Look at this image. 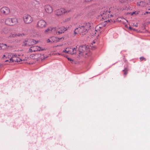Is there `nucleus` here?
I'll list each match as a JSON object with an SVG mask.
<instances>
[{
  "label": "nucleus",
  "instance_id": "1",
  "mask_svg": "<svg viewBox=\"0 0 150 150\" xmlns=\"http://www.w3.org/2000/svg\"><path fill=\"white\" fill-rule=\"evenodd\" d=\"M116 16L115 14H113L110 11L106 8H102L101 10L100 14L98 16V18L101 20L104 21L105 19L112 17H114Z\"/></svg>",
  "mask_w": 150,
  "mask_h": 150
},
{
  "label": "nucleus",
  "instance_id": "2",
  "mask_svg": "<svg viewBox=\"0 0 150 150\" xmlns=\"http://www.w3.org/2000/svg\"><path fill=\"white\" fill-rule=\"evenodd\" d=\"M37 42L36 40L33 39H27L25 40L22 45L23 46H30L36 44Z\"/></svg>",
  "mask_w": 150,
  "mask_h": 150
},
{
  "label": "nucleus",
  "instance_id": "3",
  "mask_svg": "<svg viewBox=\"0 0 150 150\" xmlns=\"http://www.w3.org/2000/svg\"><path fill=\"white\" fill-rule=\"evenodd\" d=\"M18 23V20L16 18H7L5 21V24L9 25H13Z\"/></svg>",
  "mask_w": 150,
  "mask_h": 150
},
{
  "label": "nucleus",
  "instance_id": "4",
  "mask_svg": "<svg viewBox=\"0 0 150 150\" xmlns=\"http://www.w3.org/2000/svg\"><path fill=\"white\" fill-rule=\"evenodd\" d=\"M47 25V24L46 22L43 19L40 20L37 23V27L39 28H45Z\"/></svg>",
  "mask_w": 150,
  "mask_h": 150
},
{
  "label": "nucleus",
  "instance_id": "5",
  "mask_svg": "<svg viewBox=\"0 0 150 150\" xmlns=\"http://www.w3.org/2000/svg\"><path fill=\"white\" fill-rule=\"evenodd\" d=\"M23 18L24 22L27 24H29L31 23L33 21L32 18L28 15H24Z\"/></svg>",
  "mask_w": 150,
  "mask_h": 150
},
{
  "label": "nucleus",
  "instance_id": "6",
  "mask_svg": "<svg viewBox=\"0 0 150 150\" xmlns=\"http://www.w3.org/2000/svg\"><path fill=\"white\" fill-rule=\"evenodd\" d=\"M70 10L65 11L63 8H61L60 9L56 10L55 11V13L56 15L58 16H60L63 13L69 12Z\"/></svg>",
  "mask_w": 150,
  "mask_h": 150
},
{
  "label": "nucleus",
  "instance_id": "7",
  "mask_svg": "<svg viewBox=\"0 0 150 150\" xmlns=\"http://www.w3.org/2000/svg\"><path fill=\"white\" fill-rule=\"evenodd\" d=\"M86 46L84 45H81L79 47V56H82L84 54H86V53L85 52L86 50Z\"/></svg>",
  "mask_w": 150,
  "mask_h": 150
},
{
  "label": "nucleus",
  "instance_id": "8",
  "mask_svg": "<svg viewBox=\"0 0 150 150\" xmlns=\"http://www.w3.org/2000/svg\"><path fill=\"white\" fill-rule=\"evenodd\" d=\"M0 12L1 14L4 15H7L9 13L10 10L8 7H3L0 8Z\"/></svg>",
  "mask_w": 150,
  "mask_h": 150
},
{
  "label": "nucleus",
  "instance_id": "9",
  "mask_svg": "<svg viewBox=\"0 0 150 150\" xmlns=\"http://www.w3.org/2000/svg\"><path fill=\"white\" fill-rule=\"evenodd\" d=\"M76 29L78 30V33L80 34L82 33L83 35H85L87 33L86 32V31L85 30V29L83 25L78 27L76 28Z\"/></svg>",
  "mask_w": 150,
  "mask_h": 150
},
{
  "label": "nucleus",
  "instance_id": "10",
  "mask_svg": "<svg viewBox=\"0 0 150 150\" xmlns=\"http://www.w3.org/2000/svg\"><path fill=\"white\" fill-rule=\"evenodd\" d=\"M92 25V23H90L89 22L83 24V26L85 29V30L86 31V32H88V30L90 29V27Z\"/></svg>",
  "mask_w": 150,
  "mask_h": 150
},
{
  "label": "nucleus",
  "instance_id": "11",
  "mask_svg": "<svg viewBox=\"0 0 150 150\" xmlns=\"http://www.w3.org/2000/svg\"><path fill=\"white\" fill-rule=\"evenodd\" d=\"M67 30V28L64 26L61 27L57 29L58 31V35H60L64 33L65 31Z\"/></svg>",
  "mask_w": 150,
  "mask_h": 150
},
{
  "label": "nucleus",
  "instance_id": "12",
  "mask_svg": "<svg viewBox=\"0 0 150 150\" xmlns=\"http://www.w3.org/2000/svg\"><path fill=\"white\" fill-rule=\"evenodd\" d=\"M45 8L46 11L48 13H51L52 12V8L49 5H46L45 6Z\"/></svg>",
  "mask_w": 150,
  "mask_h": 150
},
{
  "label": "nucleus",
  "instance_id": "13",
  "mask_svg": "<svg viewBox=\"0 0 150 150\" xmlns=\"http://www.w3.org/2000/svg\"><path fill=\"white\" fill-rule=\"evenodd\" d=\"M77 47H76V48H74L72 49V52L70 53L69 50H67L66 49H65L64 50H63L62 52H65L66 53H69L71 54H76V51Z\"/></svg>",
  "mask_w": 150,
  "mask_h": 150
},
{
  "label": "nucleus",
  "instance_id": "14",
  "mask_svg": "<svg viewBox=\"0 0 150 150\" xmlns=\"http://www.w3.org/2000/svg\"><path fill=\"white\" fill-rule=\"evenodd\" d=\"M137 5L139 6H140L141 7H145L148 5V4L145 1H141L137 3Z\"/></svg>",
  "mask_w": 150,
  "mask_h": 150
},
{
  "label": "nucleus",
  "instance_id": "15",
  "mask_svg": "<svg viewBox=\"0 0 150 150\" xmlns=\"http://www.w3.org/2000/svg\"><path fill=\"white\" fill-rule=\"evenodd\" d=\"M34 50H35V52L37 51H43L45 50L44 49H42L39 46H33Z\"/></svg>",
  "mask_w": 150,
  "mask_h": 150
},
{
  "label": "nucleus",
  "instance_id": "16",
  "mask_svg": "<svg viewBox=\"0 0 150 150\" xmlns=\"http://www.w3.org/2000/svg\"><path fill=\"white\" fill-rule=\"evenodd\" d=\"M51 32L53 33L54 35L57 34L58 35V31H57V30H56V28H51Z\"/></svg>",
  "mask_w": 150,
  "mask_h": 150
},
{
  "label": "nucleus",
  "instance_id": "17",
  "mask_svg": "<svg viewBox=\"0 0 150 150\" xmlns=\"http://www.w3.org/2000/svg\"><path fill=\"white\" fill-rule=\"evenodd\" d=\"M52 43L53 42H59L58 39H57V38L54 37H52L50 38Z\"/></svg>",
  "mask_w": 150,
  "mask_h": 150
},
{
  "label": "nucleus",
  "instance_id": "18",
  "mask_svg": "<svg viewBox=\"0 0 150 150\" xmlns=\"http://www.w3.org/2000/svg\"><path fill=\"white\" fill-rule=\"evenodd\" d=\"M1 50H5L7 49L8 47H9V46H8L6 44H1Z\"/></svg>",
  "mask_w": 150,
  "mask_h": 150
},
{
  "label": "nucleus",
  "instance_id": "19",
  "mask_svg": "<svg viewBox=\"0 0 150 150\" xmlns=\"http://www.w3.org/2000/svg\"><path fill=\"white\" fill-rule=\"evenodd\" d=\"M32 4L35 7L38 6L39 4V2L36 0L34 1L32 3Z\"/></svg>",
  "mask_w": 150,
  "mask_h": 150
},
{
  "label": "nucleus",
  "instance_id": "20",
  "mask_svg": "<svg viewBox=\"0 0 150 150\" xmlns=\"http://www.w3.org/2000/svg\"><path fill=\"white\" fill-rule=\"evenodd\" d=\"M8 32V30L7 28H4L1 32L2 34H6Z\"/></svg>",
  "mask_w": 150,
  "mask_h": 150
},
{
  "label": "nucleus",
  "instance_id": "21",
  "mask_svg": "<svg viewBox=\"0 0 150 150\" xmlns=\"http://www.w3.org/2000/svg\"><path fill=\"white\" fill-rule=\"evenodd\" d=\"M128 70V68L127 67L125 68L124 69L122 70V71L124 72V75H126L127 74V71Z\"/></svg>",
  "mask_w": 150,
  "mask_h": 150
},
{
  "label": "nucleus",
  "instance_id": "22",
  "mask_svg": "<svg viewBox=\"0 0 150 150\" xmlns=\"http://www.w3.org/2000/svg\"><path fill=\"white\" fill-rule=\"evenodd\" d=\"M51 27H49L47 29H46L45 31V33H51Z\"/></svg>",
  "mask_w": 150,
  "mask_h": 150
},
{
  "label": "nucleus",
  "instance_id": "23",
  "mask_svg": "<svg viewBox=\"0 0 150 150\" xmlns=\"http://www.w3.org/2000/svg\"><path fill=\"white\" fill-rule=\"evenodd\" d=\"M102 28V27L101 25H99L96 27V28L95 30L96 31H97L98 30H100Z\"/></svg>",
  "mask_w": 150,
  "mask_h": 150
},
{
  "label": "nucleus",
  "instance_id": "24",
  "mask_svg": "<svg viewBox=\"0 0 150 150\" xmlns=\"http://www.w3.org/2000/svg\"><path fill=\"white\" fill-rule=\"evenodd\" d=\"M9 37H16L17 38V35L16 34H11L10 36Z\"/></svg>",
  "mask_w": 150,
  "mask_h": 150
},
{
  "label": "nucleus",
  "instance_id": "25",
  "mask_svg": "<svg viewBox=\"0 0 150 150\" xmlns=\"http://www.w3.org/2000/svg\"><path fill=\"white\" fill-rule=\"evenodd\" d=\"M22 60L21 58H17L15 59V62H20L21 61H22Z\"/></svg>",
  "mask_w": 150,
  "mask_h": 150
},
{
  "label": "nucleus",
  "instance_id": "26",
  "mask_svg": "<svg viewBox=\"0 0 150 150\" xmlns=\"http://www.w3.org/2000/svg\"><path fill=\"white\" fill-rule=\"evenodd\" d=\"M29 51L30 52H35V50H34L33 47H31L30 49H29Z\"/></svg>",
  "mask_w": 150,
  "mask_h": 150
},
{
  "label": "nucleus",
  "instance_id": "27",
  "mask_svg": "<svg viewBox=\"0 0 150 150\" xmlns=\"http://www.w3.org/2000/svg\"><path fill=\"white\" fill-rule=\"evenodd\" d=\"M140 61H142L143 60H144L145 61H146V59L145 58H144V57H141L140 58Z\"/></svg>",
  "mask_w": 150,
  "mask_h": 150
},
{
  "label": "nucleus",
  "instance_id": "28",
  "mask_svg": "<svg viewBox=\"0 0 150 150\" xmlns=\"http://www.w3.org/2000/svg\"><path fill=\"white\" fill-rule=\"evenodd\" d=\"M15 59H14L13 58L11 57L10 59L9 62H15Z\"/></svg>",
  "mask_w": 150,
  "mask_h": 150
},
{
  "label": "nucleus",
  "instance_id": "29",
  "mask_svg": "<svg viewBox=\"0 0 150 150\" xmlns=\"http://www.w3.org/2000/svg\"><path fill=\"white\" fill-rule=\"evenodd\" d=\"M110 21H111L112 22H115V21H113L111 19H108V21H104V22H107V21H108V22H110Z\"/></svg>",
  "mask_w": 150,
  "mask_h": 150
},
{
  "label": "nucleus",
  "instance_id": "30",
  "mask_svg": "<svg viewBox=\"0 0 150 150\" xmlns=\"http://www.w3.org/2000/svg\"><path fill=\"white\" fill-rule=\"evenodd\" d=\"M47 43H50L51 44L52 43V42L51 41V40L50 38V39H48L47 40Z\"/></svg>",
  "mask_w": 150,
  "mask_h": 150
},
{
  "label": "nucleus",
  "instance_id": "31",
  "mask_svg": "<svg viewBox=\"0 0 150 150\" xmlns=\"http://www.w3.org/2000/svg\"><path fill=\"white\" fill-rule=\"evenodd\" d=\"M128 1V0H120V2L122 3L126 2Z\"/></svg>",
  "mask_w": 150,
  "mask_h": 150
},
{
  "label": "nucleus",
  "instance_id": "32",
  "mask_svg": "<svg viewBox=\"0 0 150 150\" xmlns=\"http://www.w3.org/2000/svg\"><path fill=\"white\" fill-rule=\"evenodd\" d=\"M133 26H134L136 27H137L138 26V23H137L135 25L134 24V23H133V24L132 25Z\"/></svg>",
  "mask_w": 150,
  "mask_h": 150
},
{
  "label": "nucleus",
  "instance_id": "33",
  "mask_svg": "<svg viewBox=\"0 0 150 150\" xmlns=\"http://www.w3.org/2000/svg\"><path fill=\"white\" fill-rule=\"evenodd\" d=\"M17 55L16 54L12 56V58H13L14 59H16V57Z\"/></svg>",
  "mask_w": 150,
  "mask_h": 150
},
{
  "label": "nucleus",
  "instance_id": "34",
  "mask_svg": "<svg viewBox=\"0 0 150 150\" xmlns=\"http://www.w3.org/2000/svg\"><path fill=\"white\" fill-rule=\"evenodd\" d=\"M17 35V37H20L21 36H22V35L20 34L19 33H18V34H16Z\"/></svg>",
  "mask_w": 150,
  "mask_h": 150
},
{
  "label": "nucleus",
  "instance_id": "35",
  "mask_svg": "<svg viewBox=\"0 0 150 150\" xmlns=\"http://www.w3.org/2000/svg\"><path fill=\"white\" fill-rule=\"evenodd\" d=\"M138 13H136V12H133L132 13L131 15H133L134 14H137Z\"/></svg>",
  "mask_w": 150,
  "mask_h": 150
},
{
  "label": "nucleus",
  "instance_id": "36",
  "mask_svg": "<svg viewBox=\"0 0 150 150\" xmlns=\"http://www.w3.org/2000/svg\"><path fill=\"white\" fill-rule=\"evenodd\" d=\"M70 18H67V19L65 20V21H69L70 20Z\"/></svg>",
  "mask_w": 150,
  "mask_h": 150
},
{
  "label": "nucleus",
  "instance_id": "37",
  "mask_svg": "<svg viewBox=\"0 0 150 150\" xmlns=\"http://www.w3.org/2000/svg\"><path fill=\"white\" fill-rule=\"evenodd\" d=\"M76 30H77V29H75L74 31V33L75 34V35L76 34H77V32L76 31Z\"/></svg>",
  "mask_w": 150,
  "mask_h": 150
},
{
  "label": "nucleus",
  "instance_id": "38",
  "mask_svg": "<svg viewBox=\"0 0 150 150\" xmlns=\"http://www.w3.org/2000/svg\"><path fill=\"white\" fill-rule=\"evenodd\" d=\"M148 13H150V12L146 11V13H144V14L146 15V14H148Z\"/></svg>",
  "mask_w": 150,
  "mask_h": 150
},
{
  "label": "nucleus",
  "instance_id": "39",
  "mask_svg": "<svg viewBox=\"0 0 150 150\" xmlns=\"http://www.w3.org/2000/svg\"><path fill=\"white\" fill-rule=\"evenodd\" d=\"M68 59L70 61H73V60L70 58H68Z\"/></svg>",
  "mask_w": 150,
  "mask_h": 150
},
{
  "label": "nucleus",
  "instance_id": "40",
  "mask_svg": "<svg viewBox=\"0 0 150 150\" xmlns=\"http://www.w3.org/2000/svg\"><path fill=\"white\" fill-rule=\"evenodd\" d=\"M63 38H57V39H58L59 41L60 40H61Z\"/></svg>",
  "mask_w": 150,
  "mask_h": 150
},
{
  "label": "nucleus",
  "instance_id": "41",
  "mask_svg": "<svg viewBox=\"0 0 150 150\" xmlns=\"http://www.w3.org/2000/svg\"><path fill=\"white\" fill-rule=\"evenodd\" d=\"M129 29H130L131 30H132V28L131 27H130V26L129 27Z\"/></svg>",
  "mask_w": 150,
  "mask_h": 150
},
{
  "label": "nucleus",
  "instance_id": "42",
  "mask_svg": "<svg viewBox=\"0 0 150 150\" xmlns=\"http://www.w3.org/2000/svg\"><path fill=\"white\" fill-rule=\"evenodd\" d=\"M132 30H133L134 31H136V30H137L136 29H135L134 28H132Z\"/></svg>",
  "mask_w": 150,
  "mask_h": 150
},
{
  "label": "nucleus",
  "instance_id": "43",
  "mask_svg": "<svg viewBox=\"0 0 150 150\" xmlns=\"http://www.w3.org/2000/svg\"><path fill=\"white\" fill-rule=\"evenodd\" d=\"M1 44H0V50H1Z\"/></svg>",
  "mask_w": 150,
  "mask_h": 150
},
{
  "label": "nucleus",
  "instance_id": "44",
  "mask_svg": "<svg viewBox=\"0 0 150 150\" xmlns=\"http://www.w3.org/2000/svg\"><path fill=\"white\" fill-rule=\"evenodd\" d=\"M9 61V60H6V61H5V62H8Z\"/></svg>",
  "mask_w": 150,
  "mask_h": 150
},
{
  "label": "nucleus",
  "instance_id": "45",
  "mask_svg": "<svg viewBox=\"0 0 150 150\" xmlns=\"http://www.w3.org/2000/svg\"><path fill=\"white\" fill-rule=\"evenodd\" d=\"M5 57V55H4L3 56V58H4V57Z\"/></svg>",
  "mask_w": 150,
  "mask_h": 150
}]
</instances>
